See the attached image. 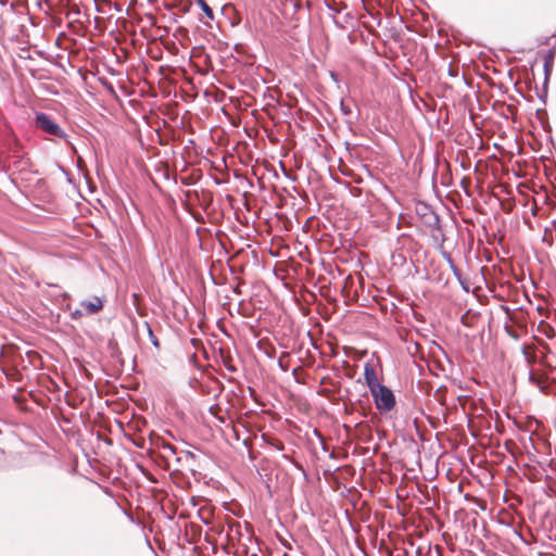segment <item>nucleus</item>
I'll return each instance as SVG.
<instances>
[{
  "mask_svg": "<svg viewBox=\"0 0 556 556\" xmlns=\"http://www.w3.org/2000/svg\"><path fill=\"white\" fill-rule=\"evenodd\" d=\"M104 305V298L93 296L91 300H84L80 302V307L86 315H92L100 312Z\"/></svg>",
  "mask_w": 556,
  "mask_h": 556,
  "instance_id": "nucleus-3",
  "label": "nucleus"
},
{
  "mask_svg": "<svg viewBox=\"0 0 556 556\" xmlns=\"http://www.w3.org/2000/svg\"><path fill=\"white\" fill-rule=\"evenodd\" d=\"M152 343H153L154 345H157V341H156V340H152Z\"/></svg>",
  "mask_w": 556,
  "mask_h": 556,
  "instance_id": "nucleus-8",
  "label": "nucleus"
},
{
  "mask_svg": "<svg viewBox=\"0 0 556 556\" xmlns=\"http://www.w3.org/2000/svg\"><path fill=\"white\" fill-rule=\"evenodd\" d=\"M197 4L200 7V9L203 11L205 16L208 20H214V13L211 7L206 3L205 0H195Z\"/></svg>",
  "mask_w": 556,
  "mask_h": 556,
  "instance_id": "nucleus-5",
  "label": "nucleus"
},
{
  "mask_svg": "<svg viewBox=\"0 0 556 556\" xmlns=\"http://www.w3.org/2000/svg\"><path fill=\"white\" fill-rule=\"evenodd\" d=\"M370 394L380 414L389 413L394 408L396 401L390 388L382 384L374 389Z\"/></svg>",
  "mask_w": 556,
  "mask_h": 556,
  "instance_id": "nucleus-1",
  "label": "nucleus"
},
{
  "mask_svg": "<svg viewBox=\"0 0 556 556\" xmlns=\"http://www.w3.org/2000/svg\"><path fill=\"white\" fill-rule=\"evenodd\" d=\"M36 126L48 135L55 136L58 138H64V130L53 121L51 116L46 113H36Z\"/></svg>",
  "mask_w": 556,
  "mask_h": 556,
  "instance_id": "nucleus-2",
  "label": "nucleus"
},
{
  "mask_svg": "<svg viewBox=\"0 0 556 556\" xmlns=\"http://www.w3.org/2000/svg\"><path fill=\"white\" fill-rule=\"evenodd\" d=\"M83 315H86L83 308L76 309V311L73 312V317L74 318L80 317Z\"/></svg>",
  "mask_w": 556,
  "mask_h": 556,
  "instance_id": "nucleus-7",
  "label": "nucleus"
},
{
  "mask_svg": "<svg viewBox=\"0 0 556 556\" xmlns=\"http://www.w3.org/2000/svg\"><path fill=\"white\" fill-rule=\"evenodd\" d=\"M364 379L370 392L374 389H377L378 387L382 386L381 383H379L374 366L369 363L365 364L364 366Z\"/></svg>",
  "mask_w": 556,
  "mask_h": 556,
  "instance_id": "nucleus-4",
  "label": "nucleus"
},
{
  "mask_svg": "<svg viewBox=\"0 0 556 556\" xmlns=\"http://www.w3.org/2000/svg\"><path fill=\"white\" fill-rule=\"evenodd\" d=\"M447 261L450 263L451 269L453 270L454 275L458 277L459 274H458L457 267L453 264V262H452V260L450 257H447Z\"/></svg>",
  "mask_w": 556,
  "mask_h": 556,
  "instance_id": "nucleus-6",
  "label": "nucleus"
}]
</instances>
